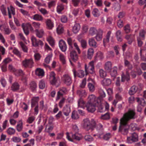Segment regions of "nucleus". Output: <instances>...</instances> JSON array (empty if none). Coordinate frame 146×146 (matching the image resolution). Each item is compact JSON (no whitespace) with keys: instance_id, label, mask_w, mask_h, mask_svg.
<instances>
[{"instance_id":"46","label":"nucleus","mask_w":146,"mask_h":146,"mask_svg":"<svg viewBox=\"0 0 146 146\" xmlns=\"http://www.w3.org/2000/svg\"><path fill=\"white\" fill-rule=\"evenodd\" d=\"M57 32L58 34L62 33L64 31V28L61 25H59L56 29Z\"/></svg>"},{"instance_id":"13","label":"nucleus","mask_w":146,"mask_h":146,"mask_svg":"<svg viewBox=\"0 0 146 146\" xmlns=\"http://www.w3.org/2000/svg\"><path fill=\"white\" fill-rule=\"evenodd\" d=\"M88 43L90 46L95 48L97 46V43L93 38H92L89 39Z\"/></svg>"},{"instance_id":"19","label":"nucleus","mask_w":146,"mask_h":146,"mask_svg":"<svg viewBox=\"0 0 146 146\" xmlns=\"http://www.w3.org/2000/svg\"><path fill=\"white\" fill-rule=\"evenodd\" d=\"M103 31L101 30H98V33L95 36L96 39L97 41H100L102 40V38Z\"/></svg>"},{"instance_id":"31","label":"nucleus","mask_w":146,"mask_h":146,"mask_svg":"<svg viewBox=\"0 0 146 146\" xmlns=\"http://www.w3.org/2000/svg\"><path fill=\"white\" fill-rule=\"evenodd\" d=\"M129 128L133 131L136 130L139 131L140 129L139 128L137 127V125L134 123L131 124L129 127Z\"/></svg>"},{"instance_id":"32","label":"nucleus","mask_w":146,"mask_h":146,"mask_svg":"<svg viewBox=\"0 0 146 146\" xmlns=\"http://www.w3.org/2000/svg\"><path fill=\"white\" fill-rule=\"evenodd\" d=\"M22 27L25 34L26 35H28L29 34V30L28 25H25L23 24L22 25Z\"/></svg>"},{"instance_id":"51","label":"nucleus","mask_w":146,"mask_h":146,"mask_svg":"<svg viewBox=\"0 0 146 146\" xmlns=\"http://www.w3.org/2000/svg\"><path fill=\"white\" fill-rule=\"evenodd\" d=\"M45 84L44 81L43 80H40L39 83V87L40 88L43 89L45 87Z\"/></svg>"},{"instance_id":"49","label":"nucleus","mask_w":146,"mask_h":146,"mask_svg":"<svg viewBox=\"0 0 146 146\" xmlns=\"http://www.w3.org/2000/svg\"><path fill=\"white\" fill-rule=\"evenodd\" d=\"M1 10L2 14L4 16H5L7 15V11H6V8L3 5L1 6Z\"/></svg>"},{"instance_id":"38","label":"nucleus","mask_w":146,"mask_h":146,"mask_svg":"<svg viewBox=\"0 0 146 146\" xmlns=\"http://www.w3.org/2000/svg\"><path fill=\"white\" fill-rule=\"evenodd\" d=\"M92 14L94 17H97L100 16V13L97 9L95 8L93 9L92 11Z\"/></svg>"},{"instance_id":"61","label":"nucleus","mask_w":146,"mask_h":146,"mask_svg":"<svg viewBox=\"0 0 146 146\" xmlns=\"http://www.w3.org/2000/svg\"><path fill=\"white\" fill-rule=\"evenodd\" d=\"M80 42L82 47L84 48H86L87 43L85 40H81Z\"/></svg>"},{"instance_id":"63","label":"nucleus","mask_w":146,"mask_h":146,"mask_svg":"<svg viewBox=\"0 0 146 146\" xmlns=\"http://www.w3.org/2000/svg\"><path fill=\"white\" fill-rule=\"evenodd\" d=\"M111 137V134L109 133H107L104 135L103 139L106 140H108Z\"/></svg>"},{"instance_id":"7","label":"nucleus","mask_w":146,"mask_h":146,"mask_svg":"<svg viewBox=\"0 0 146 146\" xmlns=\"http://www.w3.org/2000/svg\"><path fill=\"white\" fill-rule=\"evenodd\" d=\"M72 71L73 73V74L74 77H76V75L80 78H82L85 75V73L84 71L82 70H78L76 74V70L74 68L72 70Z\"/></svg>"},{"instance_id":"64","label":"nucleus","mask_w":146,"mask_h":146,"mask_svg":"<svg viewBox=\"0 0 146 146\" xmlns=\"http://www.w3.org/2000/svg\"><path fill=\"white\" fill-rule=\"evenodd\" d=\"M72 137L73 139L78 141L81 139V138L78 136V135L76 133L72 135Z\"/></svg>"},{"instance_id":"17","label":"nucleus","mask_w":146,"mask_h":146,"mask_svg":"<svg viewBox=\"0 0 146 146\" xmlns=\"http://www.w3.org/2000/svg\"><path fill=\"white\" fill-rule=\"evenodd\" d=\"M35 73L36 75L41 78L44 75V72L43 70L40 68H37L36 70Z\"/></svg>"},{"instance_id":"57","label":"nucleus","mask_w":146,"mask_h":146,"mask_svg":"<svg viewBox=\"0 0 146 146\" xmlns=\"http://www.w3.org/2000/svg\"><path fill=\"white\" fill-rule=\"evenodd\" d=\"M35 119V117L33 116H31L28 117L27 122L29 123H31Z\"/></svg>"},{"instance_id":"56","label":"nucleus","mask_w":146,"mask_h":146,"mask_svg":"<svg viewBox=\"0 0 146 146\" xmlns=\"http://www.w3.org/2000/svg\"><path fill=\"white\" fill-rule=\"evenodd\" d=\"M7 132L8 134L11 135L14 134L15 130L13 128L10 127L7 129Z\"/></svg>"},{"instance_id":"14","label":"nucleus","mask_w":146,"mask_h":146,"mask_svg":"<svg viewBox=\"0 0 146 146\" xmlns=\"http://www.w3.org/2000/svg\"><path fill=\"white\" fill-rule=\"evenodd\" d=\"M121 81L124 82L125 81H128L129 80V73L127 72L125 74L123 73L121 74Z\"/></svg>"},{"instance_id":"24","label":"nucleus","mask_w":146,"mask_h":146,"mask_svg":"<svg viewBox=\"0 0 146 146\" xmlns=\"http://www.w3.org/2000/svg\"><path fill=\"white\" fill-rule=\"evenodd\" d=\"M105 69L107 71L110 72L112 68V63L110 61H108L105 64Z\"/></svg>"},{"instance_id":"9","label":"nucleus","mask_w":146,"mask_h":146,"mask_svg":"<svg viewBox=\"0 0 146 146\" xmlns=\"http://www.w3.org/2000/svg\"><path fill=\"white\" fill-rule=\"evenodd\" d=\"M98 98H96L95 96L92 94L90 95L88 98V102L87 103H92L95 104V102H96L98 103H99V101L98 102H97Z\"/></svg>"},{"instance_id":"28","label":"nucleus","mask_w":146,"mask_h":146,"mask_svg":"<svg viewBox=\"0 0 146 146\" xmlns=\"http://www.w3.org/2000/svg\"><path fill=\"white\" fill-rule=\"evenodd\" d=\"M98 32L96 29L94 27L90 28L89 31V34L91 36H93L95 34Z\"/></svg>"},{"instance_id":"3","label":"nucleus","mask_w":146,"mask_h":146,"mask_svg":"<svg viewBox=\"0 0 146 146\" xmlns=\"http://www.w3.org/2000/svg\"><path fill=\"white\" fill-rule=\"evenodd\" d=\"M94 62L92 61L89 62L87 66L85 64V70L86 72V75L89 73L93 75V76L95 75L94 71ZM94 77V76H93Z\"/></svg>"},{"instance_id":"47","label":"nucleus","mask_w":146,"mask_h":146,"mask_svg":"<svg viewBox=\"0 0 146 146\" xmlns=\"http://www.w3.org/2000/svg\"><path fill=\"white\" fill-rule=\"evenodd\" d=\"M72 117L74 119H76L79 118V116L77 112L75 111H74L72 113Z\"/></svg>"},{"instance_id":"23","label":"nucleus","mask_w":146,"mask_h":146,"mask_svg":"<svg viewBox=\"0 0 146 146\" xmlns=\"http://www.w3.org/2000/svg\"><path fill=\"white\" fill-rule=\"evenodd\" d=\"M101 83L104 86H108L111 84V81L110 79L105 78L102 81Z\"/></svg>"},{"instance_id":"25","label":"nucleus","mask_w":146,"mask_h":146,"mask_svg":"<svg viewBox=\"0 0 146 146\" xmlns=\"http://www.w3.org/2000/svg\"><path fill=\"white\" fill-rule=\"evenodd\" d=\"M46 23L47 28L49 29H52L54 26L53 22L50 19H47L46 22Z\"/></svg>"},{"instance_id":"60","label":"nucleus","mask_w":146,"mask_h":146,"mask_svg":"<svg viewBox=\"0 0 146 146\" xmlns=\"http://www.w3.org/2000/svg\"><path fill=\"white\" fill-rule=\"evenodd\" d=\"M124 64L125 66L127 67L129 69L131 68L132 67V65L126 59L124 60Z\"/></svg>"},{"instance_id":"2","label":"nucleus","mask_w":146,"mask_h":146,"mask_svg":"<svg viewBox=\"0 0 146 146\" xmlns=\"http://www.w3.org/2000/svg\"><path fill=\"white\" fill-rule=\"evenodd\" d=\"M82 126L86 130L91 129L92 131L96 126V122L93 119H92L90 122L88 119L86 118L83 120Z\"/></svg>"},{"instance_id":"50","label":"nucleus","mask_w":146,"mask_h":146,"mask_svg":"<svg viewBox=\"0 0 146 146\" xmlns=\"http://www.w3.org/2000/svg\"><path fill=\"white\" fill-rule=\"evenodd\" d=\"M52 54H50L48 55L45 59V62L46 64H49L52 59Z\"/></svg>"},{"instance_id":"36","label":"nucleus","mask_w":146,"mask_h":146,"mask_svg":"<svg viewBox=\"0 0 146 146\" xmlns=\"http://www.w3.org/2000/svg\"><path fill=\"white\" fill-rule=\"evenodd\" d=\"M116 35L117 39L118 41L121 42L122 40L121 32L119 30L117 31L116 33Z\"/></svg>"},{"instance_id":"4","label":"nucleus","mask_w":146,"mask_h":146,"mask_svg":"<svg viewBox=\"0 0 146 146\" xmlns=\"http://www.w3.org/2000/svg\"><path fill=\"white\" fill-rule=\"evenodd\" d=\"M33 63L32 59H25L22 61V64L25 68H31L33 66Z\"/></svg>"},{"instance_id":"41","label":"nucleus","mask_w":146,"mask_h":146,"mask_svg":"<svg viewBox=\"0 0 146 146\" xmlns=\"http://www.w3.org/2000/svg\"><path fill=\"white\" fill-rule=\"evenodd\" d=\"M99 74L100 77L102 78L106 77L107 75L106 72L102 69L99 70Z\"/></svg>"},{"instance_id":"6","label":"nucleus","mask_w":146,"mask_h":146,"mask_svg":"<svg viewBox=\"0 0 146 146\" xmlns=\"http://www.w3.org/2000/svg\"><path fill=\"white\" fill-rule=\"evenodd\" d=\"M31 40L33 45L35 47H37L39 46H42L43 45V43L41 40H37L36 38L34 36H32L31 37Z\"/></svg>"},{"instance_id":"11","label":"nucleus","mask_w":146,"mask_h":146,"mask_svg":"<svg viewBox=\"0 0 146 146\" xmlns=\"http://www.w3.org/2000/svg\"><path fill=\"white\" fill-rule=\"evenodd\" d=\"M55 74L53 72H52L50 74V79L51 84L52 85H54L56 84V80L55 77Z\"/></svg>"},{"instance_id":"37","label":"nucleus","mask_w":146,"mask_h":146,"mask_svg":"<svg viewBox=\"0 0 146 146\" xmlns=\"http://www.w3.org/2000/svg\"><path fill=\"white\" fill-rule=\"evenodd\" d=\"M98 104H100V105L98 107V111L100 112H104L106 110L104 108L102 103V102H100L99 101V103Z\"/></svg>"},{"instance_id":"29","label":"nucleus","mask_w":146,"mask_h":146,"mask_svg":"<svg viewBox=\"0 0 146 146\" xmlns=\"http://www.w3.org/2000/svg\"><path fill=\"white\" fill-rule=\"evenodd\" d=\"M134 36L131 35H127L125 36V39L128 41V43L131 44L133 39Z\"/></svg>"},{"instance_id":"1","label":"nucleus","mask_w":146,"mask_h":146,"mask_svg":"<svg viewBox=\"0 0 146 146\" xmlns=\"http://www.w3.org/2000/svg\"><path fill=\"white\" fill-rule=\"evenodd\" d=\"M135 113L132 110H129L125 113L120 120V125L119 132L124 135H127L128 133L129 126L127 124V122L131 119L135 118Z\"/></svg>"},{"instance_id":"35","label":"nucleus","mask_w":146,"mask_h":146,"mask_svg":"<svg viewBox=\"0 0 146 146\" xmlns=\"http://www.w3.org/2000/svg\"><path fill=\"white\" fill-rule=\"evenodd\" d=\"M33 19L37 21H41L43 19V17L41 15L36 14L33 15Z\"/></svg>"},{"instance_id":"27","label":"nucleus","mask_w":146,"mask_h":146,"mask_svg":"<svg viewBox=\"0 0 146 146\" xmlns=\"http://www.w3.org/2000/svg\"><path fill=\"white\" fill-rule=\"evenodd\" d=\"M30 89L33 92H34L36 90L37 86L35 82L34 81L31 82L30 83Z\"/></svg>"},{"instance_id":"55","label":"nucleus","mask_w":146,"mask_h":146,"mask_svg":"<svg viewBox=\"0 0 146 146\" xmlns=\"http://www.w3.org/2000/svg\"><path fill=\"white\" fill-rule=\"evenodd\" d=\"M13 52L18 56L21 57V53L17 48H14L13 50Z\"/></svg>"},{"instance_id":"12","label":"nucleus","mask_w":146,"mask_h":146,"mask_svg":"<svg viewBox=\"0 0 146 146\" xmlns=\"http://www.w3.org/2000/svg\"><path fill=\"white\" fill-rule=\"evenodd\" d=\"M99 93L100 94V96L98 98V102L99 100L100 102H101L102 101V98L105 97L106 96L105 92L102 89H101L99 90Z\"/></svg>"},{"instance_id":"33","label":"nucleus","mask_w":146,"mask_h":146,"mask_svg":"<svg viewBox=\"0 0 146 146\" xmlns=\"http://www.w3.org/2000/svg\"><path fill=\"white\" fill-rule=\"evenodd\" d=\"M137 101L139 104V105L143 107L146 105L145 101L142 98H137Z\"/></svg>"},{"instance_id":"43","label":"nucleus","mask_w":146,"mask_h":146,"mask_svg":"<svg viewBox=\"0 0 146 146\" xmlns=\"http://www.w3.org/2000/svg\"><path fill=\"white\" fill-rule=\"evenodd\" d=\"M64 9L63 5L62 4H60L57 6L56 8L57 12L59 13H60Z\"/></svg>"},{"instance_id":"44","label":"nucleus","mask_w":146,"mask_h":146,"mask_svg":"<svg viewBox=\"0 0 146 146\" xmlns=\"http://www.w3.org/2000/svg\"><path fill=\"white\" fill-rule=\"evenodd\" d=\"M133 141H137L138 140V136L137 133L134 132L131 134V137Z\"/></svg>"},{"instance_id":"59","label":"nucleus","mask_w":146,"mask_h":146,"mask_svg":"<svg viewBox=\"0 0 146 146\" xmlns=\"http://www.w3.org/2000/svg\"><path fill=\"white\" fill-rule=\"evenodd\" d=\"M124 30L126 33H128L130 32V25L127 24L124 27Z\"/></svg>"},{"instance_id":"34","label":"nucleus","mask_w":146,"mask_h":146,"mask_svg":"<svg viewBox=\"0 0 146 146\" xmlns=\"http://www.w3.org/2000/svg\"><path fill=\"white\" fill-rule=\"evenodd\" d=\"M36 33L37 36L39 38L42 37L44 35V31L43 29L38 30V29L36 30Z\"/></svg>"},{"instance_id":"20","label":"nucleus","mask_w":146,"mask_h":146,"mask_svg":"<svg viewBox=\"0 0 146 146\" xmlns=\"http://www.w3.org/2000/svg\"><path fill=\"white\" fill-rule=\"evenodd\" d=\"M80 26L79 23H76L72 28V31L74 33H78L80 30Z\"/></svg>"},{"instance_id":"58","label":"nucleus","mask_w":146,"mask_h":146,"mask_svg":"<svg viewBox=\"0 0 146 146\" xmlns=\"http://www.w3.org/2000/svg\"><path fill=\"white\" fill-rule=\"evenodd\" d=\"M145 32L143 30H141L139 32V36L138 37H139L140 38L144 39L145 37Z\"/></svg>"},{"instance_id":"40","label":"nucleus","mask_w":146,"mask_h":146,"mask_svg":"<svg viewBox=\"0 0 146 146\" xmlns=\"http://www.w3.org/2000/svg\"><path fill=\"white\" fill-rule=\"evenodd\" d=\"M70 112V108L69 106H66L64 108V115L68 116Z\"/></svg>"},{"instance_id":"62","label":"nucleus","mask_w":146,"mask_h":146,"mask_svg":"<svg viewBox=\"0 0 146 146\" xmlns=\"http://www.w3.org/2000/svg\"><path fill=\"white\" fill-rule=\"evenodd\" d=\"M85 140L91 142L93 140V137L90 135H87L84 137Z\"/></svg>"},{"instance_id":"52","label":"nucleus","mask_w":146,"mask_h":146,"mask_svg":"<svg viewBox=\"0 0 146 146\" xmlns=\"http://www.w3.org/2000/svg\"><path fill=\"white\" fill-rule=\"evenodd\" d=\"M110 114L109 113H107L105 114L102 115L101 118L104 120H107L110 119Z\"/></svg>"},{"instance_id":"26","label":"nucleus","mask_w":146,"mask_h":146,"mask_svg":"<svg viewBox=\"0 0 146 146\" xmlns=\"http://www.w3.org/2000/svg\"><path fill=\"white\" fill-rule=\"evenodd\" d=\"M78 108H84L85 103L82 98H80L78 100Z\"/></svg>"},{"instance_id":"45","label":"nucleus","mask_w":146,"mask_h":146,"mask_svg":"<svg viewBox=\"0 0 146 146\" xmlns=\"http://www.w3.org/2000/svg\"><path fill=\"white\" fill-rule=\"evenodd\" d=\"M47 40L49 44L52 47L54 46V41L53 38L51 36H49L47 38Z\"/></svg>"},{"instance_id":"10","label":"nucleus","mask_w":146,"mask_h":146,"mask_svg":"<svg viewBox=\"0 0 146 146\" xmlns=\"http://www.w3.org/2000/svg\"><path fill=\"white\" fill-rule=\"evenodd\" d=\"M72 83V79L70 75L68 74H64V84L69 86Z\"/></svg>"},{"instance_id":"30","label":"nucleus","mask_w":146,"mask_h":146,"mask_svg":"<svg viewBox=\"0 0 146 146\" xmlns=\"http://www.w3.org/2000/svg\"><path fill=\"white\" fill-rule=\"evenodd\" d=\"M88 58L91 59L94 53V50L92 48H89L87 52Z\"/></svg>"},{"instance_id":"48","label":"nucleus","mask_w":146,"mask_h":146,"mask_svg":"<svg viewBox=\"0 0 146 146\" xmlns=\"http://www.w3.org/2000/svg\"><path fill=\"white\" fill-rule=\"evenodd\" d=\"M17 130L19 131H21L23 129V123L22 121H20L17 126Z\"/></svg>"},{"instance_id":"18","label":"nucleus","mask_w":146,"mask_h":146,"mask_svg":"<svg viewBox=\"0 0 146 146\" xmlns=\"http://www.w3.org/2000/svg\"><path fill=\"white\" fill-rule=\"evenodd\" d=\"M138 87L136 86L133 85L130 89L129 92V94L132 95L135 93L137 90Z\"/></svg>"},{"instance_id":"53","label":"nucleus","mask_w":146,"mask_h":146,"mask_svg":"<svg viewBox=\"0 0 146 146\" xmlns=\"http://www.w3.org/2000/svg\"><path fill=\"white\" fill-rule=\"evenodd\" d=\"M19 44L24 52H27V47L24 43L22 42H20Z\"/></svg>"},{"instance_id":"42","label":"nucleus","mask_w":146,"mask_h":146,"mask_svg":"<svg viewBox=\"0 0 146 146\" xmlns=\"http://www.w3.org/2000/svg\"><path fill=\"white\" fill-rule=\"evenodd\" d=\"M64 94V90H60L57 93V96L56 98V100H58L61 97H63Z\"/></svg>"},{"instance_id":"54","label":"nucleus","mask_w":146,"mask_h":146,"mask_svg":"<svg viewBox=\"0 0 146 146\" xmlns=\"http://www.w3.org/2000/svg\"><path fill=\"white\" fill-rule=\"evenodd\" d=\"M59 46L61 49L62 51L64 52L63 46H64V41L62 40H60L59 42Z\"/></svg>"},{"instance_id":"39","label":"nucleus","mask_w":146,"mask_h":146,"mask_svg":"<svg viewBox=\"0 0 146 146\" xmlns=\"http://www.w3.org/2000/svg\"><path fill=\"white\" fill-rule=\"evenodd\" d=\"M117 68L116 66H114L111 72V77L115 78L117 74Z\"/></svg>"},{"instance_id":"8","label":"nucleus","mask_w":146,"mask_h":146,"mask_svg":"<svg viewBox=\"0 0 146 146\" xmlns=\"http://www.w3.org/2000/svg\"><path fill=\"white\" fill-rule=\"evenodd\" d=\"M95 104L94 103H87L86 107L88 111L92 112L95 111L96 110Z\"/></svg>"},{"instance_id":"21","label":"nucleus","mask_w":146,"mask_h":146,"mask_svg":"<svg viewBox=\"0 0 146 146\" xmlns=\"http://www.w3.org/2000/svg\"><path fill=\"white\" fill-rule=\"evenodd\" d=\"M111 34V32L110 31H108L107 33L106 38L104 39L103 43L104 46H105L106 44L107 43H108L109 42Z\"/></svg>"},{"instance_id":"15","label":"nucleus","mask_w":146,"mask_h":146,"mask_svg":"<svg viewBox=\"0 0 146 146\" xmlns=\"http://www.w3.org/2000/svg\"><path fill=\"white\" fill-rule=\"evenodd\" d=\"M70 56L74 62H76L78 59V56L75 50H72L71 52Z\"/></svg>"},{"instance_id":"5","label":"nucleus","mask_w":146,"mask_h":146,"mask_svg":"<svg viewBox=\"0 0 146 146\" xmlns=\"http://www.w3.org/2000/svg\"><path fill=\"white\" fill-rule=\"evenodd\" d=\"M94 77L93 76L92 77H90L88 79V81H92V82H90L88 84V86L89 91L91 92H93L95 90L96 85V83L94 81L93 79Z\"/></svg>"},{"instance_id":"22","label":"nucleus","mask_w":146,"mask_h":146,"mask_svg":"<svg viewBox=\"0 0 146 146\" xmlns=\"http://www.w3.org/2000/svg\"><path fill=\"white\" fill-rule=\"evenodd\" d=\"M20 86L18 83L15 82L11 86V89L14 92L17 91L19 90Z\"/></svg>"},{"instance_id":"16","label":"nucleus","mask_w":146,"mask_h":146,"mask_svg":"<svg viewBox=\"0 0 146 146\" xmlns=\"http://www.w3.org/2000/svg\"><path fill=\"white\" fill-rule=\"evenodd\" d=\"M82 13V11L80 8L75 9H74L72 12V13L75 16L80 15Z\"/></svg>"}]
</instances>
